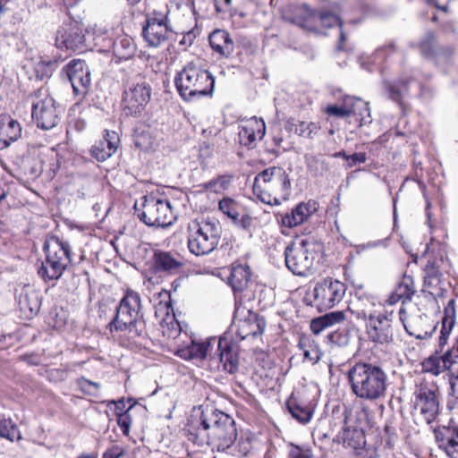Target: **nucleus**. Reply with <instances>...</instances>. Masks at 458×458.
<instances>
[{
  "mask_svg": "<svg viewBox=\"0 0 458 458\" xmlns=\"http://www.w3.org/2000/svg\"><path fill=\"white\" fill-rule=\"evenodd\" d=\"M352 393L359 399L375 402L386 396L388 376L378 365L359 361L347 372Z\"/></svg>",
  "mask_w": 458,
  "mask_h": 458,
  "instance_id": "f257e3e1",
  "label": "nucleus"
},
{
  "mask_svg": "<svg viewBox=\"0 0 458 458\" xmlns=\"http://www.w3.org/2000/svg\"><path fill=\"white\" fill-rule=\"evenodd\" d=\"M111 333L123 332L129 338L135 339L146 332L140 294L127 289L115 308V314L108 324Z\"/></svg>",
  "mask_w": 458,
  "mask_h": 458,
  "instance_id": "f03ea898",
  "label": "nucleus"
},
{
  "mask_svg": "<svg viewBox=\"0 0 458 458\" xmlns=\"http://www.w3.org/2000/svg\"><path fill=\"white\" fill-rule=\"evenodd\" d=\"M291 182L285 170L278 166L268 167L255 176L254 194L268 205H280L287 199Z\"/></svg>",
  "mask_w": 458,
  "mask_h": 458,
  "instance_id": "7ed1b4c3",
  "label": "nucleus"
},
{
  "mask_svg": "<svg viewBox=\"0 0 458 458\" xmlns=\"http://www.w3.org/2000/svg\"><path fill=\"white\" fill-rule=\"evenodd\" d=\"M174 83L180 96L184 100L192 101L211 95L215 80L208 71L190 63L177 73Z\"/></svg>",
  "mask_w": 458,
  "mask_h": 458,
  "instance_id": "20e7f679",
  "label": "nucleus"
},
{
  "mask_svg": "<svg viewBox=\"0 0 458 458\" xmlns=\"http://www.w3.org/2000/svg\"><path fill=\"white\" fill-rule=\"evenodd\" d=\"M200 426L207 431L208 440L216 445L218 450H226L232 446L237 437L235 422L228 414L212 410L209 416L202 414Z\"/></svg>",
  "mask_w": 458,
  "mask_h": 458,
  "instance_id": "39448f33",
  "label": "nucleus"
},
{
  "mask_svg": "<svg viewBox=\"0 0 458 458\" xmlns=\"http://www.w3.org/2000/svg\"><path fill=\"white\" fill-rule=\"evenodd\" d=\"M221 227L211 220L193 221L188 226L187 245L195 256H205L214 251L219 244Z\"/></svg>",
  "mask_w": 458,
  "mask_h": 458,
  "instance_id": "423d86ee",
  "label": "nucleus"
},
{
  "mask_svg": "<svg viewBox=\"0 0 458 458\" xmlns=\"http://www.w3.org/2000/svg\"><path fill=\"white\" fill-rule=\"evenodd\" d=\"M369 307L352 310L357 319L366 321V332L370 341L376 344H386L393 340V312H378L375 310L376 302L368 300Z\"/></svg>",
  "mask_w": 458,
  "mask_h": 458,
  "instance_id": "0eeeda50",
  "label": "nucleus"
},
{
  "mask_svg": "<svg viewBox=\"0 0 458 458\" xmlns=\"http://www.w3.org/2000/svg\"><path fill=\"white\" fill-rule=\"evenodd\" d=\"M30 99L31 117L38 128L50 130L59 123L64 109L50 95L47 88H39L30 96Z\"/></svg>",
  "mask_w": 458,
  "mask_h": 458,
  "instance_id": "6e6552de",
  "label": "nucleus"
},
{
  "mask_svg": "<svg viewBox=\"0 0 458 458\" xmlns=\"http://www.w3.org/2000/svg\"><path fill=\"white\" fill-rule=\"evenodd\" d=\"M134 208L140 220L148 226L166 227L175 220L170 201L152 194L142 197Z\"/></svg>",
  "mask_w": 458,
  "mask_h": 458,
  "instance_id": "1a4fd4ad",
  "label": "nucleus"
},
{
  "mask_svg": "<svg viewBox=\"0 0 458 458\" xmlns=\"http://www.w3.org/2000/svg\"><path fill=\"white\" fill-rule=\"evenodd\" d=\"M316 244L308 239H297L286 246L284 259L286 267L296 276H306L316 259Z\"/></svg>",
  "mask_w": 458,
  "mask_h": 458,
  "instance_id": "9d476101",
  "label": "nucleus"
},
{
  "mask_svg": "<svg viewBox=\"0 0 458 458\" xmlns=\"http://www.w3.org/2000/svg\"><path fill=\"white\" fill-rule=\"evenodd\" d=\"M414 410L427 424L436 420L440 411L438 387L434 384H420L415 391Z\"/></svg>",
  "mask_w": 458,
  "mask_h": 458,
  "instance_id": "9b49d317",
  "label": "nucleus"
},
{
  "mask_svg": "<svg viewBox=\"0 0 458 458\" xmlns=\"http://www.w3.org/2000/svg\"><path fill=\"white\" fill-rule=\"evenodd\" d=\"M79 101L83 100L91 87V74L89 65L81 59H72L63 69Z\"/></svg>",
  "mask_w": 458,
  "mask_h": 458,
  "instance_id": "f8f14e48",
  "label": "nucleus"
},
{
  "mask_svg": "<svg viewBox=\"0 0 458 458\" xmlns=\"http://www.w3.org/2000/svg\"><path fill=\"white\" fill-rule=\"evenodd\" d=\"M173 33L167 13L154 11L143 27V37L149 46L157 47L165 43Z\"/></svg>",
  "mask_w": 458,
  "mask_h": 458,
  "instance_id": "ddd939ff",
  "label": "nucleus"
},
{
  "mask_svg": "<svg viewBox=\"0 0 458 458\" xmlns=\"http://www.w3.org/2000/svg\"><path fill=\"white\" fill-rule=\"evenodd\" d=\"M345 292V284L331 277L317 283L313 290L316 304L321 309H331L343 300Z\"/></svg>",
  "mask_w": 458,
  "mask_h": 458,
  "instance_id": "4468645a",
  "label": "nucleus"
},
{
  "mask_svg": "<svg viewBox=\"0 0 458 458\" xmlns=\"http://www.w3.org/2000/svg\"><path fill=\"white\" fill-rule=\"evenodd\" d=\"M151 97L149 84L141 81L132 84L123 93V110L127 115H139L145 109Z\"/></svg>",
  "mask_w": 458,
  "mask_h": 458,
  "instance_id": "2eb2a0df",
  "label": "nucleus"
},
{
  "mask_svg": "<svg viewBox=\"0 0 458 458\" xmlns=\"http://www.w3.org/2000/svg\"><path fill=\"white\" fill-rule=\"evenodd\" d=\"M399 315L405 331L420 340L431 337L437 327V323H435L430 317L424 313H417L407 317L405 310L401 308Z\"/></svg>",
  "mask_w": 458,
  "mask_h": 458,
  "instance_id": "dca6fc26",
  "label": "nucleus"
},
{
  "mask_svg": "<svg viewBox=\"0 0 458 458\" xmlns=\"http://www.w3.org/2000/svg\"><path fill=\"white\" fill-rule=\"evenodd\" d=\"M85 42L81 27L76 22L64 23L56 32L55 46L61 49L81 50Z\"/></svg>",
  "mask_w": 458,
  "mask_h": 458,
  "instance_id": "f3484780",
  "label": "nucleus"
},
{
  "mask_svg": "<svg viewBox=\"0 0 458 458\" xmlns=\"http://www.w3.org/2000/svg\"><path fill=\"white\" fill-rule=\"evenodd\" d=\"M155 317L158 320L164 336L175 339L180 335L182 328L169 301H159L155 306Z\"/></svg>",
  "mask_w": 458,
  "mask_h": 458,
  "instance_id": "a211bd4d",
  "label": "nucleus"
},
{
  "mask_svg": "<svg viewBox=\"0 0 458 458\" xmlns=\"http://www.w3.org/2000/svg\"><path fill=\"white\" fill-rule=\"evenodd\" d=\"M183 267L180 254L172 251L157 250L152 258V267L156 273L175 275Z\"/></svg>",
  "mask_w": 458,
  "mask_h": 458,
  "instance_id": "6ab92c4d",
  "label": "nucleus"
},
{
  "mask_svg": "<svg viewBox=\"0 0 458 458\" xmlns=\"http://www.w3.org/2000/svg\"><path fill=\"white\" fill-rule=\"evenodd\" d=\"M437 446L449 458H458V427L443 426L434 429Z\"/></svg>",
  "mask_w": 458,
  "mask_h": 458,
  "instance_id": "aec40b11",
  "label": "nucleus"
},
{
  "mask_svg": "<svg viewBox=\"0 0 458 458\" xmlns=\"http://www.w3.org/2000/svg\"><path fill=\"white\" fill-rule=\"evenodd\" d=\"M211 360L221 364L223 369L230 374L234 373L238 369L237 352L232 342L225 336L218 339L216 352Z\"/></svg>",
  "mask_w": 458,
  "mask_h": 458,
  "instance_id": "412c9836",
  "label": "nucleus"
},
{
  "mask_svg": "<svg viewBox=\"0 0 458 458\" xmlns=\"http://www.w3.org/2000/svg\"><path fill=\"white\" fill-rule=\"evenodd\" d=\"M17 300L20 312L24 318L31 319L38 313L41 301L38 293L32 287H22Z\"/></svg>",
  "mask_w": 458,
  "mask_h": 458,
  "instance_id": "4be33fe9",
  "label": "nucleus"
},
{
  "mask_svg": "<svg viewBox=\"0 0 458 458\" xmlns=\"http://www.w3.org/2000/svg\"><path fill=\"white\" fill-rule=\"evenodd\" d=\"M265 131L266 126L264 121L253 117L241 127L239 131L240 143L249 148H252L257 140L263 139Z\"/></svg>",
  "mask_w": 458,
  "mask_h": 458,
  "instance_id": "5701e85b",
  "label": "nucleus"
},
{
  "mask_svg": "<svg viewBox=\"0 0 458 458\" xmlns=\"http://www.w3.org/2000/svg\"><path fill=\"white\" fill-rule=\"evenodd\" d=\"M343 422L344 426L334 438V441L352 450L362 449L366 444L363 430L356 427L346 426V417Z\"/></svg>",
  "mask_w": 458,
  "mask_h": 458,
  "instance_id": "b1692460",
  "label": "nucleus"
},
{
  "mask_svg": "<svg viewBox=\"0 0 458 458\" xmlns=\"http://www.w3.org/2000/svg\"><path fill=\"white\" fill-rule=\"evenodd\" d=\"M236 327V335L241 340H244L249 336L262 335L266 328V320L263 317L250 312L247 318L237 322Z\"/></svg>",
  "mask_w": 458,
  "mask_h": 458,
  "instance_id": "393cba45",
  "label": "nucleus"
},
{
  "mask_svg": "<svg viewBox=\"0 0 458 458\" xmlns=\"http://www.w3.org/2000/svg\"><path fill=\"white\" fill-rule=\"evenodd\" d=\"M318 203L316 200L310 199L307 202H301L293 208L290 214H286L282 218V223L287 227L297 226L305 221L318 209Z\"/></svg>",
  "mask_w": 458,
  "mask_h": 458,
  "instance_id": "a878e982",
  "label": "nucleus"
},
{
  "mask_svg": "<svg viewBox=\"0 0 458 458\" xmlns=\"http://www.w3.org/2000/svg\"><path fill=\"white\" fill-rule=\"evenodd\" d=\"M44 251L46 256L60 262V264L65 267L72 262L71 246L69 242L57 237H52L45 242Z\"/></svg>",
  "mask_w": 458,
  "mask_h": 458,
  "instance_id": "bb28decb",
  "label": "nucleus"
},
{
  "mask_svg": "<svg viewBox=\"0 0 458 458\" xmlns=\"http://www.w3.org/2000/svg\"><path fill=\"white\" fill-rule=\"evenodd\" d=\"M119 142L120 139L115 131H106L103 139L92 147L91 154L98 161L103 162L116 152Z\"/></svg>",
  "mask_w": 458,
  "mask_h": 458,
  "instance_id": "cd10ccee",
  "label": "nucleus"
},
{
  "mask_svg": "<svg viewBox=\"0 0 458 458\" xmlns=\"http://www.w3.org/2000/svg\"><path fill=\"white\" fill-rule=\"evenodd\" d=\"M456 322V306L455 300L450 299L444 308L443 317L441 319V330L438 337V350L442 352L446 345L449 336L454 329Z\"/></svg>",
  "mask_w": 458,
  "mask_h": 458,
  "instance_id": "c85d7f7f",
  "label": "nucleus"
},
{
  "mask_svg": "<svg viewBox=\"0 0 458 458\" xmlns=\"http://www.w3.org/2000/svg\"><path fill=\"white\" fill-rule=\"evenodd\" d=\"M208 39L213 51L222 57H229L234 51L233 40L225 30H215Z\"/></svg>",
  "mask_w": 458,
  "mask_h": 458,
  "instance_id": "c756f323",
  "label": "nucleus"
},
{
  "mask_svg": "<svg viewBox=\"0 0 458 458\" xmlns=\"http://www.w3.org/2000/svg\"><path fill=\"white\" fill-rule=\"evenodd\" d=\"M317 13L311 10L306 4H291L284 13L285 20L298 26H304L306 22L315 20Z\"/></svg>",
  "mask_w": 458,
  "mask_h": 458,
  "instance_id": "7c9ffc66",
  "label": "nucleus"
},
{
  "mask_svg": "<svg viewBox=\"0 0 458 458\" xmlns=\"http://www.w3.org/2000/svg\"><path fill=\"white\" fill-rule=\"evenodd\" d=\"M216 343V338L208 339L205 342L199 343L191 340V344L185 347L177 350L176 354L183 360H204L212 344Z\"/></svg>",
  "mask_w": 458,
  "mask_h": 458,
  "instance_id": "2f4dec72",
  "label": "nucleus"
},
{
  "mask_svg": "<svg viewBox=\"0 0 458 458\" xmlns=\"http://www.w3.org/2000/svg\"><path fill=\"white\" fill-rule=\"evenodd\" d=\"M21 135V124L13 119L0 117V148L9 147Z\"/></svg>",
  "mask_w": 458,
  "mask_h": 458,
  "instance_id": "473e14b6",
  "label": "nucleus"
},
{
  "mask_svg": "<svg viewBox=\"0 0 458 458\" xmlns=\"http://www.w3.org/2000/svg\"><path fill=\"white\" fill-rule=\"evenodd\" d=\"M344 319V311H332L312 319L310 329L313 334L319 335L325 328L342 323Z\"/></svg>",
  "mask_w": 458,
  "mask_h": 458,
  "instance_id": "72a5a7b5",
  "label": "nucleus"
},
{
  "mask_svg": "<svg viewBox=\"0 0 458 458\" xmlns=\"http://www.w3.org/2000/svg\"><path fill=\"white\" fill-rule=\"evenodd\" d=\"M409 81L399 80L396 81H383V88L385 95L388 98L396 102L398 105H403V99L409 92Z\"/></svg>",
  "mask_w": 458,
  "mask_h": 458,
  "instance_id": "f704fd0d",
  "label": "nucleus"
},
{
  "mask_svg": "<svg viewBox=\"0 0 458 458\" xmlns=\"http://www.w3.org/2000/svg\"><path fill=\"white\" fill-rule=\"evenodd\" d=\"M351 104V110H354V112H352L350 123L353 120L358 126L371 123L370 108L368 102L360 98H352Z\"/></svg>",
  "mask_w": 458,
  "mask_h": 458,
  "instance_id": "c9c22d12",
  "label": "nucleus"
},
{
  "mask_svg": "<svg viewBox=\"0 0 458 458\" xmlns=\"http://www.w3.org/2000/svg\"><path fill=\"white\" fill-rule=\"evenodd\" d=\"M250 271L248 266L238 265L233 267L229 277V284L234 292L243 291L250 279Z\"/></svg>",
  "mask_w": 458,
  "mask_h": 458,
  "instance_id": "e433bc0d",
  "label": "nucleus"
},
{
  "mask_svg": "<svg viewBox=\"0 0 458 458\" xmlns=\"http://www.w3.org/2000/svg\"><path fill=\"white\" fill-rule=\"evenodd\" d=\"M65 269L66 267L61 265L60 262L46 256V260L42 262L38 274L44 281L57 280Z\"/></svg>",
  "mask_w": 458,
  "mask_h": 458,
  "instance_id": "4c0bfd02",
  "label": "nucleus"
},
{
  "mask_svg": "<svg viewBox=\"0 0 458 458\" xmlns=\"http://www.w3.org/2000/svg\"><path fill=\"white\" fill-rule=\"evenodd\" d=\"M135 52L136 46L129 37L119 38L114 43V55L119 60H128L135 55Z\"/></svg>",
  "mask_w": 458,
  "mask_h": 458,
  "instance_id": "58836bf2",
  "label": "nucleus"
},
{
  "mask_svg": "<svg viewBox=\"0 0 458 458\" xmlns=\"http://www.w3.org/2000/svg\"><path fill=\"white\" fill-rule=\"evenodd\" d=\"M300 348L303 351V356L306 360L312 364L318 363L322 356L318 344L310 339H301Z\"/></svg>",
  "mask_w": 458,
  "mask_h": 458,
  "instance_id": "ea45409f",
  "label": "nucleus"
},
{
  "mask_svg": "<svg viewBox=\"0 0 458 458\" xmlns=\"http://www.w3.org/2000/svg\"><path fill=\"white\" fill-rule=\"evenodd\" d=\"M394 291L395 295L399 294V296H401L403 299V304L407 301H411L412 296L416 293L412 277L410 276H403L401 282L395 287Z\"/></svg>",
  "mask_w": 458,
  "mask_h": 458,
  "instance_id": "a19ab883",
  "label": "nucleus"
},
{
  "mask_svg": "<svg viewBox=\"0 0 458 458\" xmlns=\"http://www.w3.org/2000/svg\"><path fill=\"white\" fill-rule=\"evenodd\" d=\"M0 438L13 442L21 438V432L11 419L0 418Z\"/></svg>",
  "mask_w": 458,
  "mask_h": 458,
  "instance_id": "79ce46f5",
  "label": "nucleus"
},
{
  "mask_svg": "<svg viewBox=\"0 0 458 458\" xmlns=\"http://www.w3.org/2000/svg\"><path fill=\"white\" fill-rule=\"evenodd\" d=\"M233 181V176L229 174L219 175L216 178H214L208 182L204 183L202 187L206 191H209L215 193H221L224 191L227 190L231 185Z\"/></svg>",
  "mask_w": 458,
  "mask_h": 458,
  "instance_id": "37998d69",
  "label": "nucleus"
},
{
  "mask_svg": "<svg viewBox=\"0 0 458 458\" xmlns=\"http://www.w3.org/2000/svg\"><path fill=\"white\" fill-rule=\"evenodd\" d=\"M58 59H41L35 64L36 77L39 80L51 77L58 66Z\"/></svg>",
  "mask_w": 458,
  "mask_h": 458,
  "instance_id": "c03bdc74",
  "label": "nucleus"
},
{
  "mask_svg": "<svg viewBox=\"0 0 458 458\" xmlns=\"http://www.w3.org/2000/svg\"><path fill=\"white\" fill-rule=\"evenodd\" d=\"M286 406L291 415L299 422L304 424L311 419L312 413L310 409L301 406L295 400H288Z\"/></svg>",
  "mask_w": 458,
  "mask_h": 458,
  "instance_id": "a18cd8bd",
  "label": "nucleus"
},
{
  "mask_svg": "<svg viewBox=\"0 0 458 458\" xmlns=\"http://www.w3.org/2000/svg\"><path fill=\"white\" fill-rule=\"evenodd\" d=\"M240 205L231 198H224L218 202L219 210L232 221L240 216Z\"/></svg>",
  "mask_w": 458,
  "mask_h": 458,
  "instance_id": "49530a36",
  "label": "nucleus"
},
{
  "mask_svg": "<svg viewBox=\"0 0 458 458\" xmlns=\"http://www.w3.org/2000/svg\"><path fill=\"white\" fill-rule=\"evenodd\" d=\"M352 98V97H346L342 106H327L326 108V113L329 115L335 116L338 118L350 117L352 112H354V110H351Z\"/></svg>",
  "mask_w": 458,
  "mask_h": 458,
  "instance_id": "de8ad7c7",
  "label": "nucleus"
},
{
  "mask_svg": "<svg viewBox=\"0 0 458 458\" xmlns=\"http://www.w3.org/2000/svg\"><path fill=\"white\" fill-rule=\"evenodd\" d=\"M450 392L447 408L458 411V371L449 375Z\"/></svg>",
  "mask_w": 458,
  "mask_h": 458,
  "instance_id": "09e8293b",
  "label": "nucleus"
},
{
  "mask_svg": "<svg viewBox=\"0 0 458 458\" xmlns=\"http://www.w3.org/2000/svg\"><path fill=\"white\" fill-rule=\"evenodd\" d=\"M441 361L443 363V368L447 369L449 371V375H454V372L458 371V352H456V347L454 346L452 349L446 351L441 356Z\"/></svg>",
  "mask_w": 458,
  "mask_h": 458,
  "instance_id": "8fccbe9b",
  "label": "nucleus"
},
{
  "mask_svg": "<svg viewBox=\"0 0 458 458\" xmlns=\"http://www.w3.org/2000/svg\"><path fill=\"white\" fill-rule=\"evenodd\" d=\"M442 274L434 263H428L425 267L424 283L426 285L437 286L440 283Z\"/></svg>",
  "mask_w": 458,
  "mask_h": 458,
  "instance_id": "3c124183",
  "label": "nucleus"
},
{
  "mask_svg": "<svg viewBox=\"0 0 458 458\" xmlns=\"http://www.w3.org/2000/svg\"><path fill=\"white\" fill-rule=\"evenodd\" d=\"M319 20L320 23L327 28L339 26L342 28V21L338 14L330 11H324L317 13L316 18Z\"/></svg>",
  "mask_w": 458,
  "mask_h": 458,
  "instance_id": "603ef678",
  "label": "nucleus"
},
{
  "mask_svg": "<svg viewBox=\"0 0 458 458\" xmlns=\"http://www.w3.org/2000/svg\"><path fill=\"white\" fill-rule=\"evenodd\" d=\"M327 341L337 346H345L349 344V335L345 330H335L327 335Z\"/></svg>",
  "mask_w": 458,
  "mask_h": 458,
  "instance_id": "864d4df0",
  "label": "nucleus"
},
{
  "mask_svg": "<svg viewBox=\"0 0 458 458\" xmlns=\"http://www.w3.org/2000/svg\"><path fill=\"white\" fill-rule=\"evenodd\" d=\"M233 223L246 231L250 236L256 229L255 218L248 214L242 215L241 217L238 216L237 220H233Z\"/></svg>",
  "mask_w": 458,
  "mask_h": 458,
  "instance_id": "5fc2aeb1",
  "label": "nucleus"
},
{
  "mask_svg": "<svg viewBox=\"0 0 458 458\" xmlns=\"http://www.w3.org/2000/svg\"><path fill=\"white\" fill-rule=\"evenodd\" d=\"M290 458H313V452L309 445H297L291 444L289 450Z\"/></svg>",
  "mask_w": 458,
  "mask_h": 458,
  "instance_id": "6e6d98bb",
  "label": "nucleus"
},
{
  "mask_svg": "<svg viewBox=\"0 0 458 458\" xmlns=\"http://www.w3.org/2000/svg\"><path fill=\"white\" fill-rule=\"evenodd\" d=\"M434 42L435 36L433 33H428L420 44L421 54L426 57H430L434 55Z\"/></svg>",
  "mask_w": 458,
  "mask_h": 458,
  "instance_id": "4d7b16f0",
  "label": "nucleus"
},
{
  "mask_svg": "<svg viewBox=\"0 0 458 458\" xmlns=\"http://www.w3.org/2000/svg\"><path fill=\"white\" fill-rule=\"evenodd\" d=\"M133 405H131L127 411L124 412L116 411L117 415V424L120 427L121 430L124 435H128L130 432V428L131 424V418L129 414V411L132 408Z\"/></svg>",
  "mask_w": 458,
  "mask_h": 458,
  "instance_id": "13d9d810",
  "label": "nucleus"
},
{
  "mask_svg": "<svg viewBox=\"0 0 458 458\" xmlns=\"http://www.w3.org/2000/svg\"><path fill=\"white\" fill-rule=\"evenodd\" d=\"M443 363L441 361V357H430L424 362V367L428 371L435 375H438L441 372L447 370V369L443 368Z\"/></svg>",
  "mask_w": 458,
  "mask_h": 458,
  "instance_id": "bf43d9fd",
  "label": "nucleus"
},
{
  "mask_svg": "<svg viewBox=\"0 0 458 458\" xmlns=\"http://www.w3.org/2000/svg\"><path fill=\"white\" fill-rule=\"evenodd\" d=\"M367 160V156L363 152L353 153L352 155H348L347 161L348 166L353 167L358 164H363Z\"/></svg>",
  "mask_w": 458,
  "mask_h": 458,
  "instance_id": "052dcab7",
  "label": "nucleus"
},
{
  "mask_svg": "<svg viewBox=\"0 0 458 458\" xmlns=\"http://www.w3.org/2000/svg\"><path fill=\"white\" fill-rule=\"evenodd\" d=\"M79 385L85 393L91 394H94V393L91 391V387H94L97 390H98L100 388L99 383L93 382L85 377H81L79 379Z\"/></svg>",
  "mask_w": 458,
  "mask_h": 458,
  "instance_id": "680f3d73",
  "label": "nucleus"
},
{
  "mask_svg": "<svg viewBox=\"0 0 458 458\" xmlns=\"http://www.w3.org/2000/svg\"><path fill=\"white\" fill-rule=\"evenodd\" d=\"M232 0H215V7L217 13H225L228 11Z\"/></svg>",
  "mask_w": 458,
  "mask_h": 458,
  "instance_id": "e2e57ef3",
  "label": "nucleus"
},
{
  "mask_svg": "<svg viewBox=\"0 0 458 458\" xmlns=\"http://www.w3.org/2000/svg\"><path fill=\"white\" fill-rule=\"evenodd\" d=\"M393 51L394 50V45L390 44L389 46L382 47L378 48L375 53V60H383L385 57V52L386 51Z\"/></svg>",
  "mask_w": 458,
  "mask_h": 458,
  "instance_id": "0e129e2a",
  "label": "nucleus"
},
{
  "mask_svg": "<svg viewBox=\"0 0 458 458\" xmlns=\"http://www.w3.org/2000/svg\"><path fill=\"white\" fill-rule=\"evenodd\" d=\"M368 300H370V301L375 302V300L372 297L359 298V300H358L357 303L355 304V307H354L353 310L369 308V301Z\"/></svg>",
  "mask_w": 458,
  "mask_h": 458,
  "instance_id": "69168bd1",
  "label": "nucleus"
},
{
  "mask_svg": "<svg viewBox=\"0 0 458 458\" xmlns=\"http://www.w3.org/2000/svg\"><path fill=\"white\" fill-rule=\"evenodd\" d=\"M104 455L107 458H119L122 455V451L118 446H113L108 449Z\"/></svg>",
  "mask_w": 458,
  "mask_h": 458,
  "instance_id": "338daca9",
  "label": "nucleus"
},
{
  "mask_svg": "<svg viewBox=\"0 0 458 458\" xmlns=\"http://www.w3.org/2000/svg\"><path fill=\"white\" fill-rule=\"evenodd\" d=\"M450 0H429L437 9L444 12L447 11V5Z\"/></svg>",
  "mask_w": 458,
  "mask_h": 458,
  "instance_id": "774afa93",
  "label": "nucleus"
}]
</instances>
